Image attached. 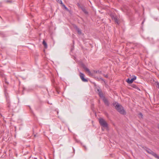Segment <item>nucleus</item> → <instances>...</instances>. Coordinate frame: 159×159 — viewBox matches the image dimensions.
I'll use <instances>...</instances> for the list:
<instances>
[{
  "label": "nucleus",
  "mask_w": 159,
  "mask_h": 159,
  "mask_svg": "<svg viewBox=\"0 0 159 159\" xmlns=\"http://www.w3.org/2000/svg\"><path fill=\"white\" fill-rule=\"evenodd\" d=\"M113 105L120 114L124 115L126 114V112L124 109L123 107L121 106L118 103L116 102H114L113 103Z\"/></svg>",
  "instance_id": "f257e3e1"
},
{
  "label": "nucleus",
  "mask_w": 159,
  "mask_h": 159,
  "mask_svg": "<svg viewBox=\"0 0 159 159\" xmlns=\"http://www.w3.org/2000/svg\"><path fill=\"white\" fill-rule=\"evenodd\" d=\"M98 92V94L100 98L102 100L105 104L108 106H109V102L107 99L103 96V94L101 90L98 89L97 90Z\"/></svg>",
  "instance_id": "f03ea898"
},
{
  "label": "nucleus",
  "mask_w": 159,
  "mask_h": 159,
  "mask_svg": "<svg viewBox=\"0 0 159 159\" xmlns=\"http://www.w3.org/2000/svg\"><path fill=\"white\" fill-rule=\"evenodd\" d=\"M99 122L100 125L106 128L107 127V123L104 119L102 118H99Z\"/></svg>",
  "instance_id": "7ed1b4c3"
},
{
  "label": "nucleus",
  "mask_w": 159,
  "mask_h": 159,
  "mask_svg": "<svg viewBox=\"0 0 159 159\" xmlns=\"http://www.w3.org/2000/svg\"><path fill=\"white\" fill-rule=\"evenodd\" d=\"M80 79L83 82H87L88 81L87 79L84 78V75L83 73L80 72Z\"/></svg>",
  "instance_id": "20e7f679"
},
{
  "label": "nucleus",
  "mask_w": 159,
  "mask_h": 159,
  "mask_svg": "<svg viewBox=\"0 0 159 159\" xmlns=\"http://www.w3.org/2000/svg\"><path fill=\"white\" fill-rule=\"evenodd\" d=\"M136 79V77L134 75L132 78L130 79V78H128L126 80L127 82L129 84L132 83L133 81L135 80Z\"/></svg>",
  "instance_id": "39448f33"
},
{
  "label": "nucleus",
  "mask_w": 159,
  "mask_h": 159,
  "mask_svg": "<svg viewBox=\"0 0 159 159\" xmlns=\"http://www.w3.org/2000/svg\"><path fill=\"white\" fill-rule=\"evenodd\" d=\"M74 27L76 30L77 31L78 33L80 34H81V31L80 29L78 28L77 26L75 25H74Z\"/></svg>",
  "instance_id": "423d86ee"
},
{
  "label": "nucleus",
  "mask_w": 159,
  "mask_h": 159,
  "mask_svg": "<svg viewBox=\"0 0 159 159\" xmlns=\"http://www.w3.org/2000/svg\"><path fill=\"white\" fill-rule=\"evenodd\" d=\"M150 154L152 155L153 156H154L157 159H159V156L158 155H157L155 152H154L152 151L151 152H150Z\"/></svg>",
  "instance_id": "0eeeda50"
},
{
  "label": "nucleus",
  "mask_w": 159,
  "mask_h": 159,
  "mask_svg": "<svg viewBox=\"0 0 159 159\" xmlns=\"http://www.w3.org/2000/svg\"><path fill=\"white\" fill-rule=\"evenodd\" d=\"M112 18L114 20L115 22L116 23L118 24H119V22L118 20L117 19V18L116 16H113L112 17Z\"/></svg>",
  "instance_id": "6e6552de"
},
{
  "label": "nucleus",
  "mask_w": 159,
  "mask_h": 159,
  "mask_svg": "<svg viewBox=\"0 0 159 159\" xmlns=\"http://www.w3.org/2000/svg\"><path fill=\"white\" fill-rule=\"evenodd\" d=\"M62 6L64 7L66 10L68 11H70L67 8V7L63 3L62 5Z\"/></svg>",
  "instance_id": "1a4fd4ad"
},
{
  "label": "nucleus",
  "mask_w": 159,
  "mask_h": 159,
  "mask_svg": "<svg viewBox=\"0 0 159 159\" xmlns=\"http://www.w3.org/2000/svg\"><path fill=\"white\" fill-rule=\"evenodd\" d=\"M81 9L86 14H87L88 13V12L84 8H83V7H81Z\"/></svg>",
  "instance_id": "9d476101"
},
{
  "label": "nucleus",
  "mask_w": 159,
  "mask_h": 159,
  "mask_svg": "<svg viewBox=\"0 0 159 159\" xmlns=\"http://www.w3.org/2000/svg\"><path fill=\"white\" fill-rule=\"evenodd\" d=\"M84 69L87 71H88L89 74H91V72L87 68V67L85 66Z\"/></svg>",
  "instance_id": "9b49d317"
},
{
  "label": "nucleus",
  "mask_w": 159,
  "mask_h": 159,
  "mask_svg": "<svg viewBox=\"0 0 159 159\" xmlns=\"http://www.w3.org/2000/svg\"><path fill=\"white\" fill-rule=\"evenodd\" d=\"M43 45L46 48H47V45L46 42L44 40L43 41Z\"/></svg>",
  "instance_id": "f8f14e48"
},
{
  "label": "nucleus",
  "mask_w": 159,
  "mask_h": 159,
  "mask_svg": "<svg viewBox=\"0 0 159 159\" xmlns=\"http://www.w3.org/2000/svg\"><path fill=\"white\" fill-rule=\"evenodd\" d=\"M94 72L95 73H98L99 74H102V71L100 70L94 71Z\"/></svg>",
  "instance_id": "ddd939ff"
},
{
  "label": "nucleus",
  "mask_w": 159,
  "mask_h": 159,
  "mask_svg": "<svg viewBox=\"0 0 159 159\" xmlns=\"http://www.w3.org/2000/svg\"><path fill=\"white\" fill-rule=\"evenodd\" d=\"M56 1L58 3L61 4V5L63 4V3L61 0H56Z\"/></svg>",
  "instance_id": "4468645a"
},
{
  "label": "nucleus",
  "mask_w": 159,
  "mask_h": 159,
  "mask_svg": "<svg viewBox=\"0 0 159 159\" xmlns=\"http://www.w3.org/2000/svg\"><path fill=\"white\" fill-rule=\"evenodd\" d=\"M97 79L98 81H100V80H102L104 81V82H105V80L102 77H99Z\"/></svg>",
  "instance_id": "2eb2a0df"
},
{
  "label": "nucleus",
  "mask_w": 159,
  "mask_h": 159,
  "mask_svg": "<svg viewBox=\"0 0 159 159\" xmlns=\"http://www.w3.org/2000/svg\"><path fill=\"white\" fill-rule=\"evenodd\" d=\"M152 150L150 149H148L147 150V151L148 153L150 154V152H152Z\"/></svg>",
  "instance_id": "dca6fc26"
},
{
  "label": "nucleus",
  "mask_w": 159,
  "mask_h": 159,
  "mask_svg": "<svg viewBox=\"0 0 159 159\" xmlns=\"http://www.w3.org/2000/svg\"><path fill=\"white\" fill-rule=\"evenodd\" d=\"M104 76L106 78H108V75H107L103 74Z\"/></svg>",
  "instance_id": "f3484780"
},
{
  "label": "nucleus",
  "mask_w": 159,
  "mask_h": 159,
  "mask_svg": "<svg viewBox=\"0 0 159 159\" xmlns=\"http://www.w3.org/2000/svg\"><path fill=\"white\" fill-rule=\"evenodd\" d=\"M82 66L84 68L86 66H85V65L83 64H82Z\"/></svg>",
  "instance_id": "a211bd4d"
},
{
  "label": "nucleus",
  "mask_w": 159,
  "mask_h": 159,
  "mask_svg": "<svg viewBox=\"0 0 159 159\" xmlns=\"http://www.w3.org/2000/svg\"><path fill=\"white\" fill-rule=\"evenodd\" d=\"M139 115H140L141 116V117H143V115H142V113H140L139 114Z\"/></svg>",
  "instance_id": "6ab92c4d"
},
{
  "label": "nucleus",
  "mask_w": 159,
  "mask_h": 159,
  "mask_svg": "<svg viewBox=\"0 0 159 159\" xmlns=\"http://www.w3.org/2000/svg\"><path fill=\"white\" fill-rule=\"evenodd\" d=\"M144 21H143V22H142V24H143V23H144Z\"/></svg>",
  "instance_id": "aec40b11"
}]
</instances>
